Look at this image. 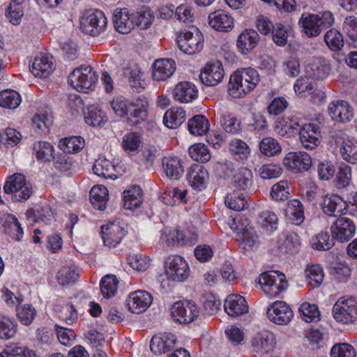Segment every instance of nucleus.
Returning <instances> with one entry per match:
<instances>
[{
  "mask_svg": "<svg viewBox=\"0 0 357 357\" xmlns=\"http://www.w3.org/2000/svg\"><path fill=\"white\" fill-rule=\"evenodd\" d=\"M3 226L5 233L13 240L21 241L23 236V229L15 216L11 214L5 215Z\"/></svg>",
  "mask_w": 357,
  "mask_h": 357,
  "instance_id": "39",
  "label": "nucleus"
},
{
  "mask_svg": "<svg viewBox=\"0 0 357 357\" xmlns=\"http://www.w3.org/2000/svg\"><path fill=\"white\" fill-rule=\"evenodd\" d=\"M52 123V114L46 111L37 112L31 119L32 128L39 133L45 132Z\"/></svg>",
  "mask_w": 357,
  "mask_h": 357,
  "instance_id": "49",
  "label": "nucleus"
},
{
  "mask_svg": "<svg viewBox=\"0 0 357 357\" xmlns=\"http://www.w3.org/2000/svg\"><path fill=\"white\" fill-rule=\"evenodd\" d=\"M225 310L230 317H238L248 312L245 298L239 294H230L225 299Z\"/></svg>",
  "mask_w": 357,
  "mask_h": 357,
  "instance_id": "27",
  "label": "nucleus"
},
{
  "mask_svg": "<svg viewBox=\"0 0 357 357\" xmlns=\"http://www.w3.org/2000/svg\"><path fill=\"white\" fill-rule=\"evenodd\" d=\"M172 95L175 100L181 103H188L197 98L198 89L190 82H180L174 86Z\"/></svg>",
  "mask_w": 357,
  "mask_h": 357,
  "instance_id": "25",
  "label": "nucleus"
},
{
  "mask_svg": "<svg viewBox=\"0 0 357 357\" xmlns=\"http://www.w3.org/2000/svg\"><path fill=\"white\" fill-rule=\"evenodd\" d=\"M324 41L333 51L341 50L344 44L342 33L335 29H331L325 33Z\"/></svg>",
  "mask_w": 357,
  "mask_h": 357,
  "instance_id": "62",
  "label": "nucleus"
},
{
  "mask_svg": "<svg viewBox=\"0 0 357 357\" xmlns=\"http://www.w3.org/2000/svg\"><path fill=\"white\" fill-rule=\"evenodd\" d=\"M110 105L116 116H127L132 126L145 120L148 115L149 103L146 99L129 101L123 96H116L110 101Z\"/></svg>",
  "mask_w": 357,
  "mask_h": 357,
  "instance_id": "1",
  "label": "nucleus"
},
{
  "mask_svg": "<svg viewBox=\"0 0 357 357\" xmlns=\"http://www.w3.org/2000/svg\"><path fill=\"white\" fill-rule=\"evenodd\" d=\"M142 203V190L139 186L133 185L123 192V206L128 210H133L140 206Z\"/></svg>",
  "mask_w": 357,
  "mask_h": 357,
  "instance_id": "38",
  "label": "nucleus"
},
{
  "mask_svg": "<svg viewBox=\"0 0 357 357\" xmlns=\"http://www.w3.org/2000/svg\"><path fill=\"white\" fill-rule=\"evenodd\" d=\"M321 207L323 212L329 216L340 215L346 210L343 199L334 194H328L324 197Z\"/></svg>",
  "mask_w": 357,
  "mask_h": 357,
  "instance_id": "30",
  "label": "nucleus"
},
{
  "mask_svg": "<svg viewBox=\"0 0 357 357\" xmlns=\"http://www.w3.org/2000/svg\"><path fill=\"white\" fill-rule=\"evenodd\" d=\"M298 25L301 32L307 38L317 37L322 31L319 15L304 13L299 19Z\"/></svg>",
  "mask_w": 357,
  "mask_h": 357,
  "instance_id": "23",
  "label": "nucleus"
},
{
  "mask_svg": "<svg viewBox=\"0 0 357 357\" xmlns=\"http://www.w3.org/2000/svg\"><path fill=\"white\" fill-rule=\"evenodd\" d=\"M128 77L130 86L134 91L140 92L146 84L144 77V73L137 66L129 68L125 73Z\"/></svg>",
  "mask_w": 357,
  "mask_h": 357,
  "instance_id": "44",
  "label": "nucleus"
},
{
  "mask_svg": "<svg viewBox=\"0 0 357 357\" xmlns=\"http://www.w3.org/2000/svg\"><path fill=\"white\" fill-rule=\"evenodd\" d=\"M175 342L176 337L172 333L155 335L151 340L150 348L153 353L160 354L172 349Z\"/></svg>",
  "mask_w": 357,
  "mask_h": 357,
  "instance_id": "34",
  "label": "nucleus"
},
{
  "mask_svg": "<svg viewBox=\"0 0 357 357\" xmlns=\"http://www.w3.org/2000/svg\"><path fill=\"white\" fill-rule=\"evenodd\" d=\"M260 82V75L252 68H241L230 77L228 91L234 98L245 96L253 91Z\"/></svg>",
  "mask_w": 357,
  "mask_h": 357,
  "instance_id": "2",
  "label": "nucleus"
},
{
  "mask_svg": "<svg viewBox=\"0 0 357 357\" xmlns=\"http://www.w3.org/2000/svg\"><path fill=\"white\" fill-rule=\"evenodd\" d=\"M84 146V139L79 136L66 137L59 142L60 149L67 153H77L82 150Z\"/></svg>",
  "mask_w": 357,
  "mask_h": 357,
  "instance_id": "47",
  "label": "nucleus"
},
{
  "mask_svg": "<svg viewBox=\"0 0 357 357\" xmlns=\"http://www.w3.org/2000/svg\"><path fill=\"white\" fill-rule=\"evenodd\" d=\"M258 223L263 229L273 232L278 228V218L275 213L270 211H264L259 214Z\"/></svg>",
  "mask_w": 357,
  "mask_h": 357,
  "instance_id": "60",
  "label": "nucleus"
},
{
  "mask_svg": "<svg viewBox=\"0 0 357 357\" xmlns=\"http://www.w3.org/2000/svg\"><path fill=\"white\" fill-rule=\"evenodd\" d=\"M119 280L114 275H105L100 283L102 295L109 298L116 295L118 290Z\"/></svg>",
  "mask_w": 357,
  "mask_h": 357,
  "instance_id": "52",
  "label": "nucleus"
},
{
  "mask_svg": "<svg viewBox=\"0 0 357 357\" xmlns=\"http://www.w3.org/2000/svg\"><path fill=\"white\" fill-rule=\"evenodd\" d=\"M320 128L315 123H307L303 126L299 132V139L306 149H314L320 144Z\"/></svg>",
  "mask_w": 357,
  "mask_h": 357,
  "instance_id": "20",
  "label": "nucleus"
},
{
  "mask_svg": "<svg viewBox=\"0 0 357 357\" xmlns=\"http://www.w3.org/2000/svg\"><path fill=\"white\" fill-rule=\"evenodd\" d=\"M172 317L179 324H190L199 315V310L192 301H177L171 307Z\"/></svg>",
  "mask_w": 357,
  "mask_h": 357,
  "instance_id": "13",
  "label": "nucleus"
},
{
  "mask_svg": "<svg viewBox=\"0 0 357 357\" xmlns=\"http://www.w3.org/2000/svg\"><path fill=\"white\" fill-rule=\"evenodd\" d=\"M268 319L278 325H286L294 317L293 311L284 301H276L270 304L267 308Z\"/></svg>",
  "mask_w": 357,
  "mask_h": 357,
  "instance_id": "15",
  "label": "nucleus"
},
{
  "mask_svg": "<svg viewBox=\"0 0 357 357\" xmlns=\"http://www.w3.org/2000/svg\"><path fill=\"white\" fill-rule=\"evenodd\" d=\"M276 344L275 334L266 330L257 333L251 340V346L253 351L261 354L273 351Z\"/></svg>",
  "mask_w": 357,
  "mask_h": 357,
  "instance_id": "17",
  "label": "nucleus"
},
{
  "mask_svg": "<svg viewBox=\"0 0 357 357\" xmlns=\"http://www.w3.org/2000/svg\"><path fill=\"white\" fill-rule=\"evenodd\" d=\"M259 36L253 29H245L238 37L237 47L243 54L250 53L258 44Z\"/></svg>",
  "mask_w": 357,
  "mask_h": 357,
  "instance_id": "33",
  "label": "nucleus"
},
{
  "mask_svg": "<svg viewBox=\"0 0 357 357\" xmlns=\"http://www.w3.org/2000/svg\"><path fill=\"white\" fill-rule=\"evenodd\" d=\"M114 24L116 31L121 33H130L135 28L132 13L126 8L116 9L114 12Z\"/></svg>",
  "mask_w": 357,
  "mask_h": 357,
  "instance_id": "31",
  "label": "nucleus"
},
{
  "mask_svg": "<svg viewBox=\"0 0 357 357\" xmlns=\"http://www.w3.org/2000/svg\"><path fill=\"white\" fill-rule=\"evenodd\" d=\"M135 27L139 26L141 29H146L153 22L154 16L152 10L147 6H142L135 13H132Z\"/></svg>",
  "mask_w": 357,
  "mask_h": 357,
  "instance_id": "45",
  "label": "nucleus"
},
{
  "mask_svg": "<svg viewBox=\"0 0 357 357\" xmlns=\"http://www.w3.org/2000/svg\"><path fill=\"white\" fill-rule=\"evenodd\" d=\"M260 153L267 157L279 155L282 152V147L278 142L270 137L264 138L259 144Z\"/></svg>",
  "mask_w": 357,
  "mask_h": 357,
  "instance_id": "54",
  "label": "nucleus"
},
{
  "mask_svg": "<svg viewBox=\"0 0 357 357\" xmlns=\"http://www.w3.org/2000/svg\"><path fill=\"white\" fill-rule=\"evenodd\" d=\"M79 272L75 266L62 267L57 273L56 279L61 285H67L75 282L79 278Z\"/></svg>",
  "mask_w": 357,
  "mask_h": 357,
  "instance_id": "59",
  "label": "nucleus"
},
{
  "mask_svg": "<svg viewBox=\"0 0 357 357\" xmlns=\"http://www.w3.org/2000/svg\"><path fill=\"white\" fill-rule=\"evenodd\" d=\"M197 238V235L193 234L191 237L187 236L183 231L176 229H165L162 231L160 240L168 246L175 244L187 245L193 244Z\"/></svg>",
  "mask_w": 357,
  "mask_h": 357,
  "instance_id": "26",
  "label": "nucleus"
},
{
  "mask_svg": "<svg viewBox=\"0 0 357 357\" xmlns=\"http://www.w3.org/2000/svg\"><path fill=\"white\" fill-rule=\"evenodd\" d=\"M178 48L187 54H195L201 52L204 47V37L198 29L185 31L177 38Z\"/></svg>",
  "mask_w": 357,
  "mask_h": 357,
  "instance_id": "11",
  "label": "nucleus"
},
{
  "mask_svg": "<svg viewBox=\"0 0 357 357\" xmlns=\"http://www.w3.org/2000/svg\"><path fill=\"white\" fill-rule=\"evenodd\" d=\"M176 70V63L171 59H160L153 65V78L156 81H164L170 77Z\"/></svg>",
  "mask_w": 357,
  "mask_h": 357,
  "instance_id": "28",
  "label": "nucleus"
},
{
  "mask_svg": "<svg viewBox=\"0 0 357 357\" xmlns=\"http://www.w3.org/2000/svg\"><path fill=\"white\" fill-rule=\"evenodd\" d=\"M101 229L104 245L109 248H114L119 244L127 233L125 224L119 220L103 225Z\"/></svg>",
  "mask_w": 357,
  "mask_h": 357,
  "instance_id": "14",
  "label": "nucleus"
},
{
  "mask_svg": "<svg viewBox=\"0 0 357 357\" xmlns=\"http://www.w3.org/2000/svg\"><path fill=\"white\" fill-rule=\"evenodd\" d=\"M328 112L332 119L342 123L349 122L354 116L352 107L347 101L341 100L331 102Z\"/></svg>",
  "mask_w": 357,
  "mask_h": 357,
  "instance_id": "22",
  "label": "nucleus"
},
{
  "mask_svg": "<svg viewBox=\"0 0 357 357\" xmlns=\"http://www.w3.org/2000/svg\"><path fill=\"white\" fill-rule=\"evenodd\" d=\"M4 192L12 195V199L15 202H24L32 194V186L26 180L24 175L16 173L8 177L4 186Z\"/></svg>",
  "mask_w": 357,
  "mask_h": 357,
  "instance_id": "6",
  "label": "nucleus"
},
{
  "mask_svg": "<svg viewBox=\"0 0 357 357\" xmlns=\"http://www.w3.org/2000/svg\"><path fill=\"white\" fill-rule=\"evenodd\" d=\"M187 190L178 188H169L165 191L161 196L164 204L169 206H174L179 204H185Z\"/></svg>",
  "mask_w": 357,
  "mask_h": 357,
  "instance_id": "42",
  "label": "nucleus"
},
{
  "mask_svg": "<svg viewBox=\"0 0 357 357\" xmlns=\"http://www.w3.org/2000/svg\"><path fill=\"white\" fill-rule=\"evenodd\" d=\"M229 151L237 160H245L250 155L249 146L240 139H234L229 143Z\"/></svg>",
  "mask_w": 357,
  "mask_h": 357,
  "instance_id": "48",
  "label": "nucleus"
},
{
  "mask_svg": "<svg viewBox=\"0 0 357 357\" xmlns=\"http://www.w3.org/2000/svg\"><path fill=\"white\" fill-rule=\"evenodd\" d=\"M94 174L105 178L115 179L117 178L116 167L112 162L105 158H99L93 165Z\"/></svg>",
  "mask_w": 357,
  "mask_h": 357,
  "instance_id": "37",
  "label": "nucleus"
},
{
  "mask_svg": "<svg viewBox=\"0 0 357 357\" xmlns=\"http://www.w3.org/2000/svg\"><path fill=\"white\" fill-rule=\"evenodd\" d=\"M252 172L246 168H241L234 176V186L238 190H245L252 185Z\"/></svg>",
  "mask_w": 357,
  "mask_h": 357,
  "instance_id": "57",
  "label": "nucleus"
},
{
  "mask_svg": "<svg viewBox=\"0 0 357 357\" xmlns=\"http://www.w3.org/2000/svg\"><path fill=\"white\" fill-rule=\"evenodd\" d=\"M290 187L287 181L282 180L273 185L271 190V196L275 201H284L289 196Z\"/></svg>",
  "mask_w": 357,
  "mask_h": 357,
  "instance_id": "64",
  "label": "nucleus"
},
{
  "mask_svg": "<svg viewBox=\"0 0 357 357\" xmlns=\"http://www.w3.org/2000/svg\"><path fill=\"white\" fill-rule=\"evenodd\" d=\"M165 273L169 280L181 282L190 275V268L185 260L178 255L168 257L165 260Z\"/></svg>",
  "mask_w": 357,
  "mask_h": 357,
  "instance_id": "12",
  "label": "nucleus"
},
{
  "mask_svg": "<svg viewBox=\"0 0 357 357\" xmlns=\"http://www.w3.org/2000/svg\"><path fill=\"white\" fill-rule=\"evenodd\" d=\"M334 319L343 324L357 321V300L350 296H344L337 299L333 307Z\"/></svg>",
  "mask_w": 357,
  "mask_h": 357,
  "instance_id": "7",
  "label": "nucleus"
},
{
  "mask_svg": "<svg viewBox=\"0 0 357 357\" xmlns=\"http://www.w3.org/2000/svg\"><path fill=\"white\" fill-rule=\"evenodd\" d=\"M188 153L192 160L200 162H206L211 158L207 146L202 143L195 144L190 146Z\"/></svg>",
  "mask_w": 357,
  "mask_h": 357,
  "instance_id": "58",
  "label": "nucleus"
},
{
  "mask_svg": "<svg viewBox=\"0 0 357 357\" xmlns=\"http://www.w3.org/2000/svg\"><path fill=\"white\" fill-rule=\"evenodd\" d=\"M277 245L282 253H294L300 247V238L294 231H284L278 236Z\"/></svg>",
  "mask_w": 357,
  "mask_h": 357,
  "instance_id": "29",
  "label": "nucleus"
},
{
  "mask_svg": "<svg viewBox=\"0 0 357 357\" xmlns=\"http://www.w3.org/2000/svg\"><path fill=\"white\" fill-rule=\"evenodd\" d=\"M283 165L295 172L307 171L312 165V158L304 151L290 152L283 158Z\"/></svg>",
  "mask_w": 357,
  "mask_h": 357,
  "instance_id": "19",
  "label": "nucleus"
},
{
  "mask_svg": "<svg viewBox=\"0 0 357 357\" xmlns=\"http://www.w3.org/2000/svg\"><path fill=\"white\" fill-rule=\"evenodd\" d=\"M2 298L8 305L16 306V315L22 324L28 326L32 323L36 316V310L30 304L21 305L24 301L21 294L14 295L8 289L3 288Z\"/></svg>",
  "mask_w": 357,
  "mask_h": 357,
  "instance_id": "4",
  "label": "nucleus"
},
{
  "mask_svg": "<svg viewBox=\"0 0 357 357\" xmlns=\"http://www.w3.org/2000/svg\"><path fill=\"white\" fill-rule=\"evenodd\" d=\"M185 120V112L181 107H173L167 109L163 116V123L171 129L178 128Z\"/></svg>",
  "mask_w": 357,
  "mask_h": 357,
  "instance_id": "36",
  "label": "nucleus"
},
{
  "mask_svg": "<svg viewBox=\"0 0 357 357\" xmlns=\"http://www.w3.org/2000/svg\"><path fill=\"white\" fill-rule=\"evenodd\" d=\"M141 144V135L136 132H132L123 137L121 147L127 154L135 155L138 153Z\"/></svg>",
  "mask_w": 357,
  "mask_h": 357,
  "instance_id": "43",
  "label": "nucleus"
},
{
  "mask_svg": "<svg viewBox=\"0 0 357 357\" xmlns=\"http://www.w3.org/2000/svg\"><path fill=\"white\" fill-rule=\"evenodd\" d=\"M152 301V296L144 290H137L130 293L126 300L128 310L135 314L145 312L150 307Z\"/></svg>",
  "mask_w": 357,
  "mask_h": 357,
  "instance_id": "18",
  "label": "nucleus"
},
{
  "mask_svg": "<svg viewBox=\"0 0 357 357\" xmlns=\"http://www.w3.org/2000/svg\"><path fill=\"white\" fill-rule=\"evenodd\" d=\"M30 69L35 77L46 78L55 69V64L52 56L40 53L34 58Z\"/></svg>",
  "mask_w": 357,
  "mask_h": 357,
  "instance_id": "21",
  "label": "nucleus"
},
{
  "mask_svg": "<svg viewBox=\"0 0 357 357\" xmlns=\"http://www.w3.org/2000/svg\"><path fill=\"white\" fill-rule=\"evenodd\" d=\"M332 138L335 144L339 146V151L342 158L349 163L356 164L357 162V142L342 130L335 131L332 135Z\"/></svg>",
  "mask_w": 357,
  "mask_h": 357,
  "instance_id": "10",
  "label": "nucleus"
},
{
  "mask_svg": "<svg viewBox=\"0 0 357 357\" xmlns=\"http://www.w3.org/2000/svg\"><path fill=\"white\" fill-rule=\"evenodd\" d=\"M20 102L21 96L17 91L7 89L0 92V107L15 109Z\"/></svg>",
  "mask_w": 357,
  "mask_h": 357,
  "instance_id": "56",
  "label": "nucleus"
},
{
  "mask_svg": "<svg viewBox=\"0 0 357 357\" xmlns=\"http://www.w3.org/2000/svg\"><path fill=\"white\" fill-rule=\"evenodd\" d=\"M220 123L227 132L236 133L241 130L239 121L233 114L227 111L220 113Z\"/></svg>",
  "mask_w": 357,
  "mask_h": 357,
  "instance_id": "55",
  "label": "nucleus"
},
{
  "mask_svg": "<svg viewBox=\"0 0 357 357\" xmlns=\"http://www.w3.org/2000/svg\"><path fill=\"white\" fill-rule=\"evenodd\" d=\"M98 79L96 72L91 66H81L75 69L69 76L70 85L77 91L88 93Z\"/></svg>",
  "mask_w": 357,
  "mask_h": 357,
  "instance_id": "8",
  "label": "nucleus"
},
{
  "mask_svg": "<svg viewBox=\"0 0 357 357\" xmlns=\"http://www.w3.org/2000/svg\"><path fill=\"white\" fill-rule=\"evenodd\" d=\"M225 204L229 208L239 211L246 208L248 202L245 196L243 193L234 191L226 196Z\"/></svg>",
  "mask_w": 357,
  "mask_h": 357,
  "instance_id": "61",
  "label": "nucleus"
},
{
  "mask_svg": "<svg viewBox=\"0 0 357 357\" xmlns=\"http://www.w3.org/2000/svg\"><path fill=\"white\" fill-rule=\"evenodd\" d=\"M225 76V70L221 62L209 61L202 68L199 79L206 86H215L220 83Z\"/></svg>",
  "mask_w": 357,
  "mask_h": 357,
  "instance_id": "16",
  "label": "nucleus"
},
{
  "mask_svg": "<svg viewBox=\"0 0 357 357\" xmlns=\"http://www.w3.org/2000/svg\"><path fill=\"white\" fill-rule=\"evenodd\" d=\"M188 179L190 185L194 189L202 190L206 186L208 173L202 165H194L190 167L188 171Z\"/></svg>",
  "mask_w": 357,
  "mask_h": 357,
  "instance_id": "32",
  "label": "nucleus"
},
{
  "mask_svg": "<svg viewBox=\"0 0 357 357\" xmlns=\"http://www.w3.org/2000/svg\"><path fill=\"white\" fill-rule=\"evenodd\" d=\"M33 151L36 159L41 162H50L54 157V147L47 142L40 141L34 143Z\"/></svg>",
  "mask_w": 357,
  "mask_h": 357,
  "instance_id": "53",
  "label": "nucleus"
},
{
  "mask_svg": "<svg viewBox=\"0 0 357 357\" xmlns=\"http://www.w3.org/2000/svg\"><path fill=\"white\" fill-rule=\"evenodd\" d=\"M162 167L167 177L178 179L183 174L184 169L180 158L176 156H167L162 160Z\"/></svg>",
  "mask_w": 357,
  "mask_h": 357,
  "instance_id": "35",
  "label": "nucleus"
},
{
  "mask_svg": "<svg viewBox=\"0 0 357 357\" xmlns=\"http://www.w3.org/2000/svg\"><path fill=\"white\" fill-rule=\"evenodd\" d=\"M306 280L313 287H319L324 281V273L319 264H310L305 270Z\"/></svg>",
  "mask_w": 357,
  "mask_h": 357,
  "instance_id": "50",
  "label": "nucleus"
},
{
  "mask_svg": "<svg viewBox=\"0 0 357 357\" xmlns=\"http://www.w3.org/2000/svg\"><path fill=\"white\" fill-rule=\"evenodd\" d=\"M90 200L95 208L104 210L108 201V190L101 185L93 186L90 190Z\"/></svg>",
  "mask_w": 357,
  "mask_h": 357,
  "instance_id": "41",
  "label": "nucleus"
},
{
  "mask_svg": "<svg viewBox=\"0 0 357 357\" xmlns=\"http://www.w3.org/2000/svg\"><path fill=\"white\" fill-rule=\"evenodd\" d=\"M286 215L294 224L301 225L305 219L302 203L298 199L289 201L286 208Z\"/></svg>",
  "mask_w": 357,
  "mask_h": 357,
  "instance_id": "46",
  "label": "nucleus"
},
{
  "mask_svg": "<svg viewBox=\"0 0 357 357\" xmlns=\"http://www.w3.org/2000/svg\"><path fill=\"white\" fill-rule=\"evenodd\" d=\"M188 130L195 136H202L208 132L210 123L207 118L202 114H197L190 119L188 122Z\"/></svg>",
  "mask_w": 357,
  "mask_h": 357,
  "instance_id": "40",
  "label": "nucleus"
},
{
  "mask_svg": "<svg viewBox=\"0 0 357 357\" xmlns=\"http://www.w3.org/2000/svg\"><path fill=\"white\" fill-rule=\"evenodd\" d=\"M259 283L263 292L268 297H276L289 286L286 276L278 271H267L259 276Z\"/></svg>",
  "mask_w": 357,
  "mask_h": 357,
  "instance_id": "5",
  "label": "nucleus"
},
{
  "mask_svg": "<svg viewBox=\"0 0 357 357\" xmlns=\"http://www.w3.org/2000/svg\"><path fill=\"white\" fill-rule=\"evenodd\" d=\"M85 122L91 126L101 127L107 122V116L105 113L96 107L91 106L84 113Z\"/></svg>",
  "mask_w": 357,
  "mask_h": 357,
  "instance_id": "51",
  "label": "nucleus"
},
{
  "mask_svg": "<svg viewBox=\"0 0 357 357\" xmlns=\"http://www.w3.org/2000/svg\"><path fill=\"white\" fill-rule=\"evenodd\" d=\"M356 227L354 222L348 217L339 216L330 225L331 235L335 241L346 243L355 235Z\"/></svg>",
  "mask_w": 357,
  "mask_h": 357,
  "instance_id": "9",
  "label": "nucleus"
},
{
  "mask_svg": "<svg viewBox=\"0 0 357 357\" xmlns=\"http://www.w3.org/2000/svg\"><path fill=\"white\" fill-rule=\"evenodd\" d=\"M107 19L103 12L100 10L85 11L79 20V29L84 33L91 36H97L107 28Z\"/></svg>",
  "mask_w": 357,
  "mask_h": 357,
  "instance_id": "3",
  "label": "nucleus"
},
{
  "mask_svg": "<svg viewBox=\"0 0 357 357\" xmlns=\"http://www.w3.org/2000/svg\"><path fill=\"white\" fill-rule=\"evenodd\" d=\"M209 26L218 31L228 32L234 27V19L224 10H217L208 17Z\"/></svg>",
  "mask_w": 357,
  "mask_h": 357,
  "instance_id": "24",
  "label": "nucleus"
},
{
  "mask_svg": "<svg viewBox=\"0 0 357 357\" xmlns=\"http://www.w3.org/2000/svg\"><path fill=\"white\" fill-rule=\"evenodd\" d=\"M334 241L331 235L322 231L312 238L311 245L317 250H328L333 246Z\"/></svg>",
  "mask_w": 357,
  "mask_h": 357,
  "instance_id": "63",
  "label": "nucleus"
}]
</instances>
